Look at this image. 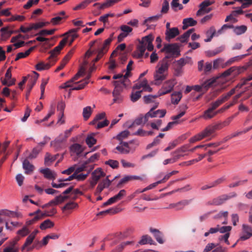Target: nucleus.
I'll return each instance as SVG.
<instances>
[{"label": "nucleus", "instance_id": "1", "mask_svg": "<svg viewBox=\"0 0 252 252\" xmlns=\"http://www.w3.org/2000/svg\"><path fill=\"white\" fill-rule=\"evenodd\" d=\"M62 49L60 48L59 47L56 46L53 50L51 51L49 53L50 54V57L48 58L50 60H52L53 62L52 63L50 62L44 63L43 62H40L37 63L35 68L38 71H41L42 70L48 69H49L52 65H53L56 60H54V58L60 54V51Z\"/></svg>", "mask_w": 252, "mask_h": 252}, {"label": "nucleus", "instance_id": "2", "mask_svg": "<svg viewBox=\"0 0 252 252\" xmlns=\"http://www.w3.org/2000/svg\"><path fill=\"white\" fill-rule=\"evenodd\" d=\"M169 65L165 61H161L158 63L157 66V69L154 74L156 81H161L165 79L166 76L164 73L168 71Z\"/></svg>", "mask_w": 252, "mask_h": 252}, {"label": "nucleus", "instance_id": "3", "mask_svg": "<svg viewBox=\"0 0 252 252\" xmlns=\"http://www.w3.org/2000/svg\"><path fill=\"white\" fill-rule=\"evenodd\" d=\"M161 51L165 52L166 54H171L176 57L180 55L179 46L177 43L164 45L163 48L161 49Z\"/></svg>", "mask_w": 252, "mask_h": 252}, {"label": "nucleus", "instance_id": "4", "mask_svg": "<svg viewBox=\"0 0 252 252\" xmlns=\"http://www.w3.org/2000/svg\"><path fill=\"white\" fill-rule=\"evenodd\" d=\"M236 193L233 192L231 196H229L227 194H223L217 197L214 198L212 201L209 202L208 203L209 205L219 206L223 204L226 200L229 199L232 197H235Z\"/></svg>", "mask_w": 252, "mask_h": 252}, {"label": "nucleus", "instance_id": "5", "mask_svg": "<svg viewBox=\"0 0 252 252\" xmlns=\"http://www.w3.org/2000/svg\"><path fill=\"white\" fill-rule=\"evenodd\" d=\"M155 107H152L150 111L145 115V120L148 121L150 117L151 118H162L166 114V111L165 109L158 110L155 111Z\"/></svg>", "mask_w": 252, "mask_h": 252}, {"label": "nucleus", "instance_id": "6", "mask_svg": "<svg viewBox=\"0 0 252 252\" xmlns=\"http://www.w3.org/2000/svg\"><path fill=\"white\" fill-rule=\"evenodd\" d=\"M111 42V38H107L104 40L102 46L97 50V55L94 59L95 62H97L107 52Z\"/></svg>", "mask_w": 252, "mask_h": 252}, {"label": "nucleus", "instance_id": "7", "mask_svg": "<svg viewBox=\"0 0 252 252\" xmlns=\"http://www.w3.org/2000/svg\"><path fill=\"white\" fill-rule=\"evenodd\" d=\"M154 39V36L152 34H149L147 36L143 37L141 40L139 41L140 43L147 45V48L148 51H152L154 49V45L153 41Z\"/></svg>", "mask_w": 252, "mask_h": 252}, {"label": "nucleus", "instance_id": "8", "mask_svg": "<svg viewBox=\"0 0 252 252\" xmlns=\"http://www.w3.org/2000/svg\"><path fill=\"white\" fill-rule=\"evenodd\" d=\"M252 236V227L248 224H244L242 225V234L239 240L245 241Z\"/></svg>", "mask_w": 252, "mask_h": 252}, {"label": "nucleus", "instance_id": "9", "mask_svg": "<svg viewBox=\"0 0 252 252\" xmlns=\"http://www.w3.org/2000/svg\"><path fill=\"white\" fill-rule=\"evenodd\" d=\"M215 80L208 79L204 82L202 85L192 86L193 90L196 92H200L202 91V88L205 89V92L215 83Z\"/></svg>", "mask_w": 252, "mask_h": 252}, {"label": "nucleus", "instance_id": "10", "mask_svg": "<svg viewBox=\"0 0 252 252\" xmlns=\"http://www.w3.org/2000/svg\"><path fill=\"white\" fill-rule=\"evenodd\" d=\"M174 87V83L172 81H168L165 82L162 89L158 92V95H162L171 92Z\"/></svg>", "mask_w": 252, "mask_h": 252}, {"label": "nucleus", "instance_id": "11", "mask_svg": "<svg viewBox=\"0 0 252 252\" xmlns=\"http://www.w3.org/2000/svg\"><path fill=\"white\" fill-rule=\"evenodd\" d=\"M31 224L32 220L27 221L26 225L17 231L18 235L21 237H25L29 234L31 231L30 226Z\"/></svg>", "mask_w": 252, "mask_h": 252}, {"label": "nucleus", "instance_id": "12", "mask_svg": "<svg viewBox=\"0 0 252 252\" xmlns=\"http://www.w3.org/2000/svg\"><path fill=\"white\" fill-rule=\"evenodd\" d=\"M36 35L37 36L35 38V40L40 42H44V43L42 44V46L44 47V49L41 50L42 52L45 51L46 49L50 48L51 46H53V44H51L49 43V41L51 39H52L53 38H51L50 39L43 37V35Z\"/></svg>", "mask_w": 252, "mask_h": 252}, {"label": "nucleus", "instance_id": "13", "mask_svg": "<svg viewBox=\"0 0 252 252\" xmlns=\"http://www.w3.org/2000/svg\"><path fill=\"white\" fill-rule=\"evenodd\" d=\"M94 168V164L88 165L87 163L85 161L80 166L75 168L74 173L79 174L83 171H87V172H91Z\"/></svg>", "mask_w": 252, "mask_h": 252}, {"label": "nucleus", "instance_id": "14", "mask_svg": "<svg viewBox=\"0 0 252 252\" xmlns=\"http://www.w3.org/2000/svg\"><path fill=\"white\" fill-rule=\"evenodd\" d=\"M180 34L178 28H172L169 30L166 31L165 38L167 40L170 41L171 39L175 37Z\"/></svg>", "mask_w": 252, "mask_h": 252}, {"label": "nucleus", "instance_id": "15", "mask_svg": "<svg viewBox=\"0 0 252 252\" xmlns=\"http://www.w3.org/2000/svg\"><path fill=\"white\" fill-rule=\"evenodd\" d=\"M40 172L44 175L45 178L49 180H54L57 177L56 173L48 168L42 169Z\"/></svg>", "mask_w": 252, "mask_h": 252}, {"label": "nucleus", "instance_id": "16", "mask_svg": "<svg viewBox=\"0 0 252 252\" xmlns=\"http://www.w3.org/2000/svg\"><path fill=\"white\" fill-rule=\"evenodd\" d=\"M1 36L3 40H6L12 34L19 32V31L8 30V27H4L0 29Z\"/></svg>", "mask_w": 252, "mask_h": 252}, {"label": "nucleus", "instance_id": "17", "mask_svg": "<svg viewBox=\"0 0 252 252\" xmlns=\"http://www.w3.org/2000/svg\"><path fill=\"white\" fill-rule=\"evenodd\" d=\"M80 28L74 29L70 30L68 32L66 33L67 35L66 37L68 38L67 42L69 43V45L70 46L74 40L78 37V34L76 32L79 30Z\"/></svg>", "mask_w": 252, "mask_h": 252}, {"label": "nucleus", "instance_id": "18", "mask_svg": "<svg viewBox=\"0 0 252 252\" xmlns=\"http://www.w3.org/2000/svg\"><path fill=\"white\" fill-rule=\"evenodd\" d=\"M150 231L153 234L155 238L159 243L163 244L164 242V241L163 239V234L158 229L151 228L150 229Z\"/></svg>", "mask_w": 252, "mask_h": 252}, {"label": "nucleus", "instance_id": "19", "mask_svg": "<svg viewBox=\"0 0 252 252\" xmlns=\"http://www.w3.org/2000/svg\"><path fill=\"white\" fill-rule=\"evenodd\" d=\"M105 176V173L102 170L101 168H97L92 173V179L98 181L102 177Z\"/></svg>", "mask_w": 252, "mask_h": 252}, {"label": "nucleus", "instance_id": "20", "mask_svg": "<svg viewBox=\"0 0 252 252\" xmlns=\"http://www.w3.org/2000/svg\"><path fill=\"white\" fill-rule=\"evenodd\" d=\"M189 203V201L187 200H182L176 203H172L169 205L168 208H175L177 210H181Z\"/></svg>", "mask_w": 252, "mask_h": 252}, {"label": "nucleus", "instance_id": "21", "mask_svg": "<svg viewBox=\"0 0 252 252\" xmlns=\"http://www.w3.org/2000/svg\"><path fill=\"white\" fill-rule=\"evenodd\" d=\"M31 155L26 158L23 162V167L25 170V173L27 174H30L32 172V164L30 163Z\"/></svg>", "mask_w": 252, "mask_h": 252}, {"label": "nucleus", "instance_id": "22", "mask_svg": "<svg viewBox=\"0 0 252 252\" xmlns=\"http://www.w3.org/2000/svg\"><path fill=\"white\" fill-rule=\"evenodd\" d=\"M219 126L217 125L215 126H209L202 131L205 137H208L212 134L216 130L219 129Z\"/></svg>", "mask_w": 252, "mask_h": 252}, {"label": "nucleus", "instance_id": "23", "mask_svg": "<svg viewBox=\"0 0 252 252\" xmlns=\"http://www.w3.org/2000/svg\"><path fill=\"white\" fill-rule=\"evenodd\" d=\"M32 250V234H30L22 248V252H28Z\"/></svg>", "mask_w": 252, "mask_h": 252}, {"label": "nucleus", "instance_id": "24", "mask_svg": "<svg viewBox=\"0 0 252 252\" xmlns=\"http://www.w3.org/2000/svg\"><path fill=\"white\" fill-rule=\"evenodd\" d=\"M213 2H210L209 0H204L199 4V9L196 13L197 16L202 15V11L204 10L205 8L211 5Z\"/></svg>", "mask_w": 252, "mask_h": 252}, {"label": "nucleus", "instance_id": "25", "mask_svg": "<svg viewBox=\"0 0 252 252\" xmlns=\"http://www.w3.org/2000/svg\"><path fill=\"white\" fill-rule=\"evenodd\" d=\"M147 122V121H146L145 120V116H143L142 115H140L128 127L129 128H130L134 126H139L142 124H144Z\"/></svg>", "mask_w": 252, "mask_h": 252}, {"label": "nucleus", "instance_id": "26", "mask_svg": "<svg viewBox=\"0 0 252 252\" xmlns=\"http://www.w3.org/2000/svg\"><path fill=\"white\" fill-rule=\"evenodd\" d=\"M216 31L214 27H211L206 32V35L208 37L207 38L204 39L206 42L211 41L212 38L215 35Z\"/></svg>", "mask_w": 252, "mask_h": 252}, {"label": "nucleus", "instance_id": "27", "mask_svg": "<svg viewBox=\"0 0 252 252\" xmlns=\"http://www.w3.org/2000/svg\"><path fill=\"white\" fill-rule=\"evenodd\" d=\"M70 150L71 152L75 153L76 155H80L83 151L82 146L78 143L72 144L70 147Z\"/></svg>", "mask_w": 252, "mask_h": 252}, {"label": "nucleus", "instance_id": "28", "mask_svg": "<svg viewBox=\"0 0 252 252\" xmlns=\"http://www.w3.org/2000/svg\"><path fill=\"white\" fill-rule=\"evenodd\" d=\"M224 46H221L218 48H217L212 51H208L206 52V56L208 57H211L215 56V55L220 53L224 50Z\"/></svg>", "mask_w": 252, "mask_h": 252}, {"label": "nucleus", "instance_id": "29", "mask_svg": "<svg viewBox=\"0 0 252 252\" xmlns=\"http://www.w3.org/2000/svg\"><path fill=\"white\" fill-rule=\"evenodd\" d=\"M217 114V112H214L211 108H208L204 111L202 117L205 119H210L213 118Z\"/></svg>", "mask_w": 252, "mask_h": 252}, {"label": "nucleus", "instance_id": "30", "mask_svg": "<svg viewBox=\"0 0 252 252\" xmlns=\"http://www.w3.org/2000/svg\"><path fill=\"white\" fill-rule=\"evenodd\" d=\"M58 156H59V154L52 156L49 153H47L44 159L45 164L49 166L52 162L56 159Z\"/></svg>", "mask_w": 252, "mask_h": 252}, {"label": "nucleus", "instance_id": "31", "mask_svg": "<svg viewBox=\"0 0 252 252\" xmlns=\"http://www.w3.org/2000/svg\"><path fill=\"white\" fill-rule=\"evenodd\" d=\"M182 97L181 92H175L171 95V102L174 104H177Z\"/></svg>", "mask_w": 252, "mask_h": 252}, {"label": "nucleus", "instance_id": "32", "mask_svg": "<svg viewBox=\"0 0 252 252\" xmlns=\"http://www.w3.org/2000/svg\"><path fill=\"white\" fill-rule=\"evenodd\" d=\"M121 0H107L105 2L100 5L99 9H104L110 7Z\"/></svg>", "mask_w": 252, "mask_h": 252}, {"label": "nucleus", "instance_id": "33", "mask_svg": "<svg viewBox=\"0 0 252 252\" xmlns=\"http://www.w3.org/2000/svg\"><path fill=\"white\" fill-rule=\"evenodd\" d=\"M46 143V141L40 142L37 147L32 149V158H35L37 157V155L41 151L42 147Z\"/></svg>", "mask_w": 252, "mask_h": 252}, {"label": "nucleus", "instance_id": "34", "mask_svg": "<svg viewBox=\"0 0 252 252\" xmlns=\"http://www.w3.org/2000/svg\"><path fill=\"white\" fill-rule=\"evenodd\" d=\"M248 55V54H246L231 58L226 62V64L227 65H230L234 63V62H238L241 60L242 59H243V58H244L245 57Z\"/></svg>", "mask_w": 252, "mask_h": 252}, {"label": "nucleus", "instance_id": "35", "mask_svg": "<svg viewBox=\"0 0 252 252\" xmlns=\"http://www.w3.org/2000/svg\"><path fill=\"white\" fill-rule=\"evenodd\" d=\"M94 133H91L88 135L86 139V143L89 147H92L96 142V140L94 138Z\"/></svg>", "mask_w": 252, "mask_h": 252}, {"label": "nucleus", "instance_id": "36", "mask_svg": "<svg viewBox=\"0 0 252 252\" xmlns=\"http://www.w3.org/2000/svg\"><path fill=\"white\" fill-rule=\"evenodd\" d=\"M177 63L179 66L182 67L187 63H192L191 58L189 57L183 58L178 60Z\"/></svg>", "mask_w": 252, "mask_h": 252}, {"label": "nucleus", "instance_id": "37", "mask_svg": "<svg viewBox=\"0 0 252 252\" xmlns=\"http://www.w3.org/2000/svg\"><path fill=\"white\" fill-rule=\"evenodd\" d=\"M0 215H5L12 218H18L20 216V214L17 212H12L7 210L1 211L0 212Z\"/></svg>", "mask_w": 252, "mask_h": 252}, {"label": "nucleus", "instance_id": "38", "mask_svg": "<svg viewBox=\"0 0 252 252\" xmlns=\"http://www.w3.org/2000/svg\"><path fill=\"white\" fill-rule=\"evenodd\" d=\"M179 0H172L171 3V6L172 9L174 11H177L178 10H182L184 8L182 4L179 3Z\"/></svg>", "mask_w": 252, "mask_h": 252}, {"label": "nucleus", "instance_id": "39", "mask_svg": "<svg viewBox=\"0 0 252 252\" xmlns=\"http://www.w3.org/2000/svg\"><path fill=\"white\" fill-rule=\"evenodd\" d=\"M180 108L182 111L178 115L173 116L172 117V120L176 121L181 118L182 116H183L186 113V111L188 109V106H187V105L184 104L181 105Z\"/></svg>", "mask_w": 252, "mask_h": 252}, {"label": "nucleus", "instance_id": "40", "mask_svg": "<svg viewBox=\"0 0 252 252\" xmlns=\"http://www.w3.org/2000/svg\"><path fill=\"white\" fill-rule=\"evenodd\" d=\"M119 212V209L117 208H112L106 210L105 211L100 212L97 214V216H104L106 215L107 214H116Z\"/></svg>", "mask_w": 252, "mask_h": 252}, {"label": "nucleus", "instance_id": "41", "mask_svg": "<svg viewBox=\"0 0 252 252\" xmlns=\"http://www.w3.org/2000/svg\"><path fill=\"white\" fill-rule=\"evenodd\" d=\"M233 28V31L237 35H240L241 34L245 33L247 30V26L245 25L237 26L235 27H234Z\"/></svg>", "mask_w": 252, "mask_h": 252}, {"label": "nucleus", "instance_id": "42", "mask_svg": "<svg viewBox=\"0 0 252 252\" xmlns=\"http://www.w3.org/2000/svg\"><path fill=\"white\" fill-rule=\"evenodd\" d=\"M153 131H146L142 129H139L136 132L134 133L135 135H138L140 136H147L149 135H152L154 134Z\"/></svg>", "mask_w": 252, "mask_h": 252}, {"label": "nucleus", "instance_id": "43", "mask_svg": "<svg viewBox=\"0 0 252 252\" xmlns=\"http://www.w3.org/2000/svg\"><path fill=\"white\" fill-rule=\"evenodd\" d=\"M54 223L50 220H46L42 222L40 225V228L42 230H44L47 228H51L54 226Z\"/></svg>", "mask_w": 252, "mask_h": 252}, {"label": "nucleus", "instance_id": "44", "mask_svg": "<svg viewBox=\"0 0 252 252\" xmlns=\"http://www.w3.org/2000/svg\"><path fill=\"white\" fill-rule=\"evenodd\" d=\"M92 113V108L90 106H87L84 108L83 110V116L85 120H88Z\"/></svg>", "mask_w": 252, "mask_h": 252}, {"label": "nucleus", "instance_id": "45", "mask_svg": "<svg viewBox=\"0 0 252 252\" xmlns=\"http://www.w3.org/2000/svg\"><path fill=\"white\" fill-rule=\"evenodd\" d=\"M237 71L238 72V69L236 66H232L229 68V69L224 71L223 73L220 75V77H225L229 76L232 72Z\"/></svg>", "mask_w": 252, "mask_h": 252}, {"label": "nucleus", "instance_id": "46", "mask_svg": "<svg viewBox=\"0 0 252 252\" xmlns=\"http://www.w3.org/2000/svg\"><path fill=\"white\" fill-rule=\"evenodd\" d=\"M153 240L152 238L148 235H144L142 236V239L139 242V243L141 245H144L147 243L152 244L153 243Z\"/></svg>", "mask_w": 252, "mask_h": 252}, {"label": "nucleus", "instance_id": "47", "mask_svg": "<svg viewBox=\"0 0 252 252\" xmlns=\"http://www.w3.org/2000/svg\"><path fill=\"white\" fill-rule=\"evenodd\" d=\"M143 91L132 92L130 95L131 100L134 102L137 101L141 96V93Z\"/></svg>", "mask_w": 252, "mask_h": 252}, {"label": "nucleus", "instance_id": "48", "mask_svg": "<svg viewBox=\"0 0 252 252\" xmlns=\"http://www.w3.org/2000/svg\"><path fill=\"white\" fill-rule=\"evenodd\" d=\"M44 216L40 210H36L35 212L32 213V222L40 220Z\"/></svg>", "mask_w": 252, "mask_h": 252}, {"label": "nucleus", "instance_id": "49", "mask_svg": "<svg viewBox=\"0 0 252 252\" xmlns=\"http://www.w3.org/2000/svg\"><path fill=\"white\" fill-rule=\"evenodd\" d=\"M234 118V116H231L222 123L217 124V125L219 126V129H220L223 127L228 126Z\"/></svg>", "mask_w": 252, "mask_h": 252}, {"label": "nucleus", "instance_id": "50", "mask_svg": "<svg viewBox=\"0 0 252 252\" xmlns=\"http://www.w3.org/2000/svg\"><path fill=\"white\" fill-rule=\"evenodd\" d=\"M31 52H32V47H30L29 49L25 52H20V53H18L16 58L15 59V61H17L21 58L26 57L30 54V53Z\"/></svg>", "mask_w": 252, "mask_h": 252}, {"label": "nucleus", "instance_id": "51", "mask_svg": "<svg viewBox=\"0 0 252 252\" xmlns=\"http://www.w3.org/2000/svg\"><path fill=\"white\" fill-rule=\"evenodd\" d=\"M99 156V154L95 153L85 161V162L87 163L88 165L94 164L93 163L98 159Z\"/></svg>", "mask_w": 252, "mask_h": 252}, {"label": "nucleus", "instance_id": "52", "mask_svg": "<svg viewBox=\"0 0 252 252\" xmlns=\"http://www.w3.org/2000/svg\"><path fill=\"white\" fill-rule=\"evenodd\" d=\"M127 81H128V79L114 81L113 82V84L115 86V87H119L120 88H122V89H124V88L126 87V83Z\"/></svg>", "mask_w": 252, "mask_h": 252}, {"label": "nucleus", "instance_id": "53", "mask_svg": "<svg viewBox=\"0 0 252 252\" xmlns=\"http://www.w3.org/2000/svg\"><path fill=\"white\" fill-rule=\"evenodd\" d=\"M129 135V132L128 130H124L120 132L116 137L117 139L120 141H123Z\"/></svg>", "mask_w": 252, "mask_h": 252}, {"label": "nucleus", "instance_id": "54", "mask_svg": "<svg viewBox=\"0 0 252 252\" xmlns=\"http://www.w3.org/2000/svg\"><path fill=\"white\" fill-rule=\"evenodd\" d=\"M122 88H120L119 87H115L114 90L112 93L113 96L115 97L114 99V101L116 102L117 99L119 98V96L121 94V93L123 91Z\"/></svg>", "mask_w": 252, "mask_h": 252}, {"label": "nucleus", "instance_id": "55", "mask_svg": "<svg viewBox=\"0 0 252 252\" xmlns=\"http://www.w3.org/2000/svg\"><path fill=\"white\" fill-rule=\"evenodd\" d=\"M56 31V29H52L50 30H42L40 31L36 35L46 36L47 35L53 34Z\"/></svg>", "mask_w": 252, "mask_h": 252}, {"label": "nucleus", "instance_id": "56", "mask_svg": "<svg viewBox=\"0 0 252 252\" xmlns=\"http://www.w3.org/2000/svg\"><path fill=\"white\" fill-rule=\"evenodd\" d=\"M187 24L189 26H194L197 24V21L192 18H188L184 19L183 21V24Z\"/></svg>", "mask_w": 252, "mask_h": 252}, {"label": "nucleus", "instance_id": "57", "mask_svg": "<svg viewBox=\"0 0 252 252\" xmlns=\"http://www.w3.org/2000/svg\"><path fill=\"white\" fill-rule=\"evenodd\" d=\"M49 24V22H39L38 23H36L34 24L32 23V30H37L39 29H41L46 25Z\"/></svg>", "mask_w": 252, "mask_h": 252}, {"label": "nucleus", "instance_id": "58", "mask_svg": "<svg viewBox=\"0 0 252 252\" xmlns=\"http://www.w3.org/2000/svg\"><path fill=\"white\" fill-rule=\"evenodd\" d=\"M158 95H148L143 97L144 101L145 103H150L154 101V99L158 96Z\"/></svg>", "mask_w": 252, "mask_h": 252}, {"label": "nucleus", "instance_id": "59", "mask_svg": "<svg viewBox=\"0 0 252 252\" xmlns=\"http://www.w3.org/2000/svg\"><path fill=\"white\" fill-rule=\"evenodd\" d=\"M77 206V204L74 202H69L66 203L63 208V210H72L76 208Z\"/></svg>", "mask_w": 252, "mask_h": 252}, {"label": "nucleus", "instance_id": "60", "mask_svg": "<svg viewBox=\"0 0 252 252\" xmlns=\"http://www.w3.org/2000/svg\"><path fill=\"white\" fill-rule=\"evenodd\" d=\"M116 150H118L121 154H128L129 153H131L130 149L126 148L121 145L117 146Z\"/></svg>", "mask_w": 252, "mask_h": 252}, {"label": "nucleus", "instance_id": "61", "mask_svg": "<svg viewBox=\"0 0 252 252\" xmlns=\"http://www.w3.org/2000/svg\"><path fill=\"white\" fill-rule=\"evenodd\" d=\"M133 64V62L132 60H130L128 64L127 65L126 70V74H125V77H129L131 75V71L132 70V67L131 66Z\"/></svg>", "mask_w": 252, "mask_h": 252}, {"label": "nucleus", "instance_id": "62", "mask_svg": "<svg viewBox=\"0 0 252 252\" xmlns=\"http://www.w3.org/2000/svg\"><path fill=\"white\" fill-rule=\"evenodd\" d=\"M161 16V14H158L152 17H150L144 20V23L146 24L148 22L151 23L152 22H156L158 21L159 18H160Z\"/></svg>", "mask_w": 252, "mask_h": 252}, {"label": "nucleus", "instance_id": "63", "mask_svg": "<svg viewBox=\"0 0 252 252\" xmlns=\"http://www.w3.org/2000/svg\"><path fill=\"white\" fill-rule=\"evenodd\" d=\"M105 164L109 165L112 168H117L119 167V162L116 160L109 159L105 162Z\"/></svg>", "mask_w": 252, "mask_h": 252}, {"label": "nucleus", "instance_id": "64", "mask_svg": "<svg viewBox=\"0 0 252 252\" xmlns=\"http://www.w3.org/2000/svg\"><path fill=\"white\" fill-rule=\"evenodd\" d=\"M169 8V3L166 0H164L162 3V8L160 11L161 14H166L168 12Z\"/></svg>", "mask_w": 252, "mask_h": 252}]
</instances>
